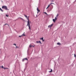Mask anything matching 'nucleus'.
I'll return each instance as SVG.
<instances>
[{"label": "nucleus", "mask_w": 76, "mask_h": 76, "mask_svg": "<svg viewBox=\"0 0 76 76\" xmlns=\"http://www.w3.org/2000/svg\"><path fill=\"white\" fill-rule=\"evenodd\" d=\"M2 9H4L5 10H7V7L6 6H3L2 7Z\"/></svg>", "instance_id": "nucleus-2"}, {"label": "nucleus", "mask_w": 76, "mask_h": 76, "mask_svg": "<svg viewBox=\"0 0 76 76\" xmlns=\"http://www.w3.org/2000/svg\"><path fill=\"white\" fill-rule=\"evenodd\" d=\"M52 71H53V70L51 69V71H49V72H52Z\"/></svg>", "instance_id": "nucleus-22"}, {"label": "nucleus", "mask_w": 76, "mask_h": 76, "mask_svg": "<svg viewBox=\"0 0 76 76\" xmlns=\"http://www.w3.org/2000/svg\"><path fill=\"white\" fill-rule=\"evenodd\" d=\"M53 22H56V20H55V19H53Z\"/></svg>", "instance_id": "nucleus-9"}, {"label": "nucleus", "mask_w": 76, "mask_h": 76, "mask_svg": "<svg viewBox=\"0 0 76 76\" xmlns=\"http://www.w3.org/2000/svg\"><path fill=\"white\" fill-rule=\"evenodd\" d=\"M58 16V14L56 15V17L57 18Z\"/></svg>", "instance_id": "nucleus-19"}, {"label": "nucleus", "mask_w": 76, "mask_h": 76, "mask_svg": "<svg viewBox=\"0 0 76 76\" xmlns=\"http://www.w3.org/2000/svg\"><path fill=\"white\" fill-rule=\"evenodd\" d=\"M51 2H52V3L53 2H52V1Z\"/></svg>", "instance_id": "nucleus-36"}, {"label": "nucleus", "mask_w": 76, "mask_h": 76, "mask_svg": "<svg viewBox=\"0 0 76 76\" xmlns=\"http://www.w3.org/2000/svg\"><path fill=\"white\" fill-rule=\"evenodd\" d=\"M54 4L53 3H51V4Z\"/></svg>", "instance_id": "nucleus-30"}, {"label": "nucleus", "mask_w": 76, "mask_h": 76, "mask_svg": "<svg viewBox=\"0 0 76 76\" xmlns=\"http://www.w3.org/2000/svg\"><path fill=\"white\" fill-rule=\"evenodd\" d=\"M52 1L53 2L54 1H53V0H52Z\"/></svg>", "instance_id": "nucleus-32"}, {"label": "nucleus", "mask_w": 76, "mask_h": 76, "mask_svg": "<svg viewBox=\"0 0 76 76\" xmlns=\"http://www.w3.org/2000/svg\"><path fill=\"white\" fill-rule=\"evenodd\" d=\"M19 48V47L16 46V48Z\"/></svg>", "instance_id": "nucleus-25"}, {"label": "nucleus", "mask_w": 76, "mask_h": 76, "mask_svg": "<svg viewBox=\"0 0 76 76\" xmlns=\"http://www.w3.org/2000/svg\"><path fill=\"white\" fill-rule=\"evenodd\" d=\"M27 20H28V21L27 23V26H28V28L30 31H31V27H30V23H31V22H29V17H27Z\"/></svg>", "instance_id": "nucleus-1"}, {"label": "nucleus", "mask_w": 76, "mask_h": 76, "mask_svg": "<svg viewBox=\"0 0 76 76\" xmlns=\"http://www.w3.org/2000/svg\"><path fill=\"white\" fill-rule=\"evenodd\" d=\"M50 26L51 27L53 25V24H52L51 25H50Z\"/></svg>", "instance_id": "nucleus-20"}, {"label": "nucleus", "mask_w": 76, "mask_h": 76, "mask_svg": "<svg viewBox=\"0 0 76 76\" xmlns=\"http://www.w3.org/2000/svg\"><path fill=\"white\" fill-rule=\"evenodd\" d=\"M2 3H3V1H1Z\"/></svg>", "instance_id": "nucleus-33"}, {"label": "nucleus", "mask_w": 76, "mask_h": 76, "mask_svg": "<svg viewBox=\"0 0 76 76\" xmlns=\"http://www.w3.org/2000/svg\"><path fill=\"white\" fill-rule=\"evenodd\" d=\"M57 44L58 45H60V43H57Z\"/></svg>", "instance_id": "nucleus-17"}, {"label": "nucleus", "mask_w": 76, "mask_h": 76, "mask_svg": "<svg viewBox=\"0 0 76 76\" xmlns=\"http://www.w3.org/2000/svg\"><path fill=\"white\" fill-rule=\"evenodd\" d=\"M24 15V16H25V17H26V18H27V15Z\"/></svg>", "instance_id": "nucleus-14"}, {"label": "nucleus", "mask_w": 76, "mask_h": 76, "mask_svg": "<svg viewBox=\"0 0 76 76\" xmlns=\"http://www.w3.org/2000/svg\"><path fill=\"white\" fill-rule=\"evenodd\" d=\"M4 69H8V68H4Z\"/></svg>", "instance_id": "nucleus-18"}, {"label": "nucleus", "mask_w": 76, "mask_h": 76, "mask_svg": "<svg viewBox=\"0 0 76 76\" xmlns=\"http://www.w3.org/2000/svg\"><path fill=\"white\" fill-rule=\"evenodd\" d=\"M74 57H76V55L75 54H74Z\"/></svg>", "instance_id": "nucleus-26"}, {"label": "nucleus", "mask_w": 76, "mask_h": 76, "mask_svg": "<svg viewBox=\"0 0 76 76\" xmlns=\"http://www.w3.org/2000/svg\"><path fill=\"white\" fill-rule=\"evenodd\" d=\"M48 27L49 28V27H50V28H51V26H50V25L49 26H48Z\"/></svg>", "instance_id": "nucleus-23"}, {"label": "nucleus", "mask_w": 76, "mask_h": 76, "mask_svg": "<svg viewBox=\"0 0 76 76\" xmlns=\"http://www.w3.org/2000/svg\"><path fill=\"white\" fill-rule=\"evenodd\" d=\"M6 16L7 17H9V15H7L6 14Z\"/></svg>", "instance_id": "nucleus-16"}, {"label": "nucleus", "mask_w": 76, "mask_h": 76, "mask_svg": "<svg viewBox=\"0 0 76 76\" xmlns=\"http://www.w3.org/2000/svg\"><path fill=\"white\" fill-rule=\"evenodd\" d=\"M49 6H50V5H49L48 6V7H49Z\"/></svg>", "instance_id": "nucleus-31"}, {"label": "nucleus", "mask_w": 76, "mask_h": 76, "mask_svg": "<svg viewBox=\"0 0 76 76\" xmlns=\"http://www.w3.org/2000/svg\"><path fill=\"white\" fill-rule=\"evenodd\" d=\"M48 8V7L46 8V9H47Z\"/></svg>", "instance_id": "nucleus-34"}, {"label": "nucleus", "mask_w": 76, "mask_h": 76, "mask_svg": "<svg viewBox=\"0 0 76 76\" xmlns=\"http://www.w3.org/2000/svg\"><path fill=\"white\" fill-rule=\"evenodd\" d=\"M44 13H45V14H46V15H47V13L46 12H44Z\"/></svg>", "instance_id": "nucleus-27"}, {"label": "nucleus", "mask_w": 76, "mask_h": 76, "mask_svg": "<svg viewBox=\"0 0 76 76\" xmlns=\"http://www.w3.org/2000/svg\"><path fill=\"white\" fill-rule=\"evenodd\" d=\"M37 11L38 12H40V10H39V9L38 8H37Z\"/></svg>", "instance_id": "nucleus-8"}, {"label": "nucleus", "mask_w": 76, "mask_h": 76, "mask_svg": "<svg viewBox=\"0 0 76 76\" xmlns=\"http://www.w3.org/2000/svg\"><path fill=\"white\" fill-rule=\"evenodd\" d=\"M0 10L2 12H3V10H2L1 8H0Z\"/></svg>", "instance_id": "nucleus-7"}, {"label": "nucleus", "mask_w": 76, "mask_h": 76, "mask_svg": "<svg viewBox=\"0 0 76 76\" xmlns=\"http://www.w3.org/2000/svg\"><path fill=\"white\" fill-rule=\"evenodd\" d=\"M57 18H56V17H55V20H57Z\"/></svg>", "instance_id": "nucleus-24"}, {"label": "nucleus", "mask_w": 76, "mask_h": 76, "mask_svg": "<svg viewBox=\"0 0 76 76\" xmlns=\"http://www.w3.org/2000/svg\"><path fill=\"white\" fill-rule=\"evenodd\" d=\"M24 33H24L23 34L19 36V37L20 38H21V37H23V36H25V35L24 34Z\"/></svg>", "instance_id": "nucleus-3"}, {"label": "nucleus", "mask_w": 76, "mask_h": 76, "mask_svg": "<svg viewBox=\"0 0 76 76\" xmlns=\"http://www.w3.org/2000/svg\"><path fill=\"white\" fill-rule=\"evenodd\" d=\"M25 58H24L22 59V61L23 62V61H25Z\"/></svg>", "instance_id": "nucleus-12"}, {"label": "nucleus", "mask_w": 76, "mask_h": 76, "mask_svg": "<svg viewBox=\"0 0 76 76\" xmlns=\"http://www.w3.org/2000/svg\"><path fill=\"white\" fill-rule=\"evenodd\" d=\"M43 39H44V37H42V38H41L40 39V40H41V39H42V40H43Z\"/></svg>", "instance_id": "nucleus-13"}, {"label": "nucleus", "mask_w": 76, "mask_h": 76, "mask_svg": "<svg viewBox=\"0 0 76 76\" xmlns=\"http://www.w3.org/2000/svg\"><path fill=\"white\" fill-rule=\"evenodd\" d=\"M13 45H15V46H16V44H13Z\"/></svg>", "instance_id": "nucleus-21"}, {"label": "nucleus", "mask_w": 76, "mask_h": 76, "mask_svg": "<svg viewBox=\"0 0 76 76\" xmlns=\"http://www.w3.org/2000/svg\"><path fill=\"white\" fill-rule=\"evenodd\" d=\"M42 40L43 42H44L45 41L44 39H43V40Z\"/></svg>", "instance_id": "nucleus-29"}, {"label": "nucleus", "mask_w": 76, "mask_h": 76, "mask_svg": "<svg viewBox=\"0 0 76 76\" xmlns=\"http://www.w3.org/2000/svg\"><path fill=\"white\" fill-rule=\"evenodd\" d=\"M36 42L37 43H39L40 44H42V43H41V41H37Z\"/></svg>", "instance_id": "nucleus-5"}, {"label": "nucleus", "mask_w": 76, "mask_h": 76, "mask_svg": "<svg viewBox=\"0 0 76 76\" xmlns=\"http://www.w3.org/2000/svg\"><path fill=\"white\" fill-rule=\"evenodd\" d=\"M19 18L20 19H21L22 20H24L23 18H20H20H18L16 20H17L18 19H19Z\"/></svg>", "instance_id": "nucleus-4"}, {"label": "nucleus", "mask_w": 76, "mask_h": 76, "mask_svg": "<svg viewBox=\"0 0 76 76\" xmlns=\"http://www.w3.org/2000/svg\"><path fill=\"white\" fill-rule=\"evenodd\" d=\"M1 67H2V68L3 69H4V67H3V66H2Z\"/></svg>", "instance_id": "nucleus-28"}, {"label": "nucleus", "mask_w": 76, "mask_h": 76, "mask_svg": "<svg viewBox=\"0 0 76 76\" xmlns=\"http://www.w3.org/2000/svg\"><path fill=\"white\" fill-rule=\"evenodd\" d=\"M8 25V26H9V24H7V23H6V24H5L4 25V26H5V25Z\"/></svg>", "instance_id": "nucleus-15"}, {"label": "nucleus", "mask_w": 76, "mask_h": 76, "mask_svg": "<svg viewBox=\"0 0 76 76\" xmlns=\"http://www.w3.org/2000/svg\"><path fill=\"white\" fill-rule=\"evenodd\" d=\"M53 8V7H51L50 9V10H52Z\"/></svg>", "instance_id": "nucleus-10"}, {"label": "nucleus", "mask_w": 76, "mask_h": 76, "mask_svg": "<svg viewBox=\"0 0 76 76\" xmlns=\"http://www.w3.org/2000/svg\"><path fill=\"white\" fill-rule=\"evenodd\" d=\"M33 46V45H29V47H30V48H31V47H34V46Z\"/></svg>", "instance_id": "nucleus-6"}, {"label": "nucleus", "mask_w": 76, "mask_h": 76, "mask_svg": "<svg viewBox=\"0 0 76 76\" xmlns=\"http://www.w3.org/2000/svg\"><path fill=\"white\" fill-rule=\"evenodd\" d=\"M25 60H27V61H28V58H24Z\"/></svg>", "instance_id": "nucleus-11"}, {"label": "nucleus", "mask_w": 76, "mask_h": 76, "mask_svg": "<svg viewBox=\"0 0 76 76\" xmlns=\"http://www.w3.org/2000/svg\"><path fill=\"white\" fill-rule=\"evenodd\" d=\"M37 13H38V12H37Z\"/></svg>", "instance_id": "nucleus-35"}]
</instances>
